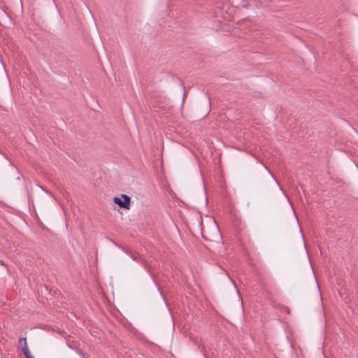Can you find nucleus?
I'll return each instance as SVG.
<instances>
[{
    "label": "nucleus",
    "instance_id": "1",
    "mask_svg": "<svg viewBox=\"0 0 358 358\" xmlns=\"http://www.w3.org/2000/svg\"><path fill=\"white\" fill-rule=\"evenodd\" d=\"M114 203L118 205L121 208H124L126 209L130 208V197L126 194H122L120 197H115Z\"/></svg>",
    "mask_w": 358,
    "mask_h": 358
},
{
    "label": "nucleus",
    "instance_id": "2",
    "mask_svg": "<svg viewBox=\"0 0 358 358\" xmlns=\"http://www.w3.org/2000/svg\"><path fill=\"white\" fill-rule=\"evenodd\" d=\"M19 345L22 346V351L24 353L26 358H35L31 354V352L29 350V348L27 345V339L26 338H20L18 341Z\"/></svg>",
    "mask_w": 358,
    "mask_h": 358
},
{
    "label": "nucleus",
    "instance_id": "3",
    "mask_svg": "<svg viewBox=\"0 0 358 358\" xmlns=\"http://www.w3.org/2000/svg\"><path fill=\"white\" fill-rule=\"evenodd\" d=\"M264 166L265 169L269 172V173L274 178V176H273V173L271 172V171L268 169V168L265 165H264Z\"/></svg>",
    "mask_w": 358,
    "mask_h": 358
},
{
    "label": "nucleus",
    "instance_id": "4",
    "mask_svg": "<svg viewBox=\"0 0 358 358\" xmlns=\"http://www.w3.org/2000/svg\"><path fill=\"white\" fill-rule=\"evenodd\" d=\"M213 222H214V224H215V227L217 228V224H216V222H215V220H213Z\"/></svg>",
    "mask_w": 358,
    "mask_h": 358
},
{
    "label": "nucleus",
    "instance_id": "5",
    "mask_svg": "<svg viewBox=\"0 0 358 358\" xmlns=\"http://www.w3.org/2000/svg\"><path fill=\"white\" fill-rule=\"evenodd\" d=\"M231 281H232L233 284H234V285H235V282H234L232 279H231Z\"/></svg>",
    "mask_w": 358,
    "mask_h": 358
}]
</instances>
